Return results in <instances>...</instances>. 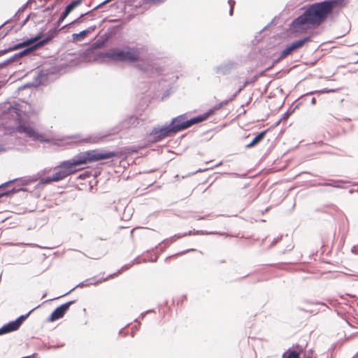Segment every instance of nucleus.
I'll return each instance as SVG.
<instances>
[{
	"instance_id": "2f4dec72",
	"label": "nucleus",
	"mask_w": 358,
	"mask_h": 358,
	"mask_svg": "<svg viewBox=\"0 0 358 358\" xmlns=\"http://www.w3.org/2000/svg\"><path fill=\"white\" fill-rule=\"evenodd\" d=\"M96 28V25H93V26H90L87 29H85L87 34V35L89 34H91L92 32H93Z\"/></svg>"
},
{
	"instance_id": "9b49d317",
	"label": "nucleus",
	"mask_w": 358,
	"mask_h": 358,
	"mask_svg": "<svg viewBox=\"0 0 358 358\" xmlns=\"http://www.w3.org/2000/svg\"><path fill=\"white\" fill-rule=\"evenodd\" d=\"M136 67L148 73V74H154V73H159L161 71V69L159 67H156L154 64L151 63H139L136 65Z\"/></svg>"
},
{
	"instance_id": "a878e982",
	"label": "nucleus",
	"mask_w": 358,
	"mask_h": 358,
	"mask_svg": "<svg viewBox=\"0 0 358 358\" xmlns=\"http://www.w3.org/2000/svg\"><path fill=\"white\" fill-rule=\"evenodd\" d=\"M166 0H144L146 3L159 5L163 3Z\"/></svg>"
},
{
	"instance_id": "c85d7f7f",
	"label": "nucleus",
	"mask_w": 358,
	"mask_h": 358,
	"mask_svg": "<svg viewBox=\"0 0 358 358\" xmlns=\"http://www.w3.org/2000/svg\"><path fill=\"white\" fill-rule=\"evenodd\" d=\"M41 182V183L46 184V183H50L51 182H55V180H52V176H49V177L42 178Z\"/></svg>"
},
{
	"instance_id": "f03ea898",
	"label": "nucleus",
	"mask_w": 358,
	"mask_h": 358,
	"mask_svg": "<svg viewBox=\"0 0 358 358\" xmlns=\"http://www.w3.org/2000/svg\"><path fill=\"white\" fill-rule=\"evenodd\" d=\"M115 156L116 152L103 150H92L80 152L71 159L61 162L59 166L55 169L52 180L57 182L64 179L74 173L77 171L76 167L78 166L110 159Z\"/></svg>"
},
{
	"instance_id": "6ab92c4d",
	"label": "nucleus",
	"mask_w": 358,
	"mask_h": 358,
	"mask_svg": "<svg viewBox=\"0 0 358 358\" xmlns=\"http://www.w3.org/2000/svg\"><path fill=\"white\" fill-rule=\"evenodd\" d=\"M150 135L152 140L156 142L165 138V136L160 132L159 127H154Z\"/></svg>"
},
{
	"instance_id": "0eeeda50",
	"label": "nucleus",
	"mask_w": 358,
	"mask_h": 358,
	"mask_svg": "<svg viewBox=\"0 0 358 358\" xmlns=\"http://www.w3.org/2000/svg\"><path fill=\"white\" fill-rule=\"evenodd\" d=\"M310 41V37L307 36L302 39L296 41L292 42L291 44L288 45L280 53L279 57V59H282L287 57L289 55L292 54L294 51L297 50L298 48H301L306 42Z\"/></svg>"
},
{
	"instance_id": "a211bd4d",
	"label": "nucleus",
	"mask_w": 358,
	"mask_h": 358,
	"mask_svg": "<svg viewBox=\"0 0 358 358\" xmlns=\"http://www.w3.org/2000/svg\"><path fill=\"white\" fill-rule=\"evenodd\" d=\"M31 41H24L23 42H21V43H19L13 46H11V47H9L8 48H6V49H4V50H0V56L1 55H5L6 53L8 52H10V51H13V50H17V49H20L22 48L24 45H25L27 43H28L29 42H31Z\"/></svg>"
},
{
	"instance_id": "09e8293b",
	"label": "nucleus",
	"mask_w": 358,
	"mask_h": 358,
	"mask_svg": "<svg viewBox=\"0 0 358 358\" xmlns=\"http://www.w3.org/2000/svg\"><path fill=\"white\" fill-rule=\"evenodd\" d=\"M103 44V43H99L97 46H101Z\"/></svg>"
},
{
	"instance_id": "9d476101",
	"label": "nucleus",
	"mask_w": 358,
	"mask_h": 358,
	"mask_svg": "<svg viewBox=\"0 0 358 358\" xmlns=\"http://www.w3.org/2000/svg\"><path fill=\"white\" fill-rule=\"evenodd\" d=\"M237 64L231 60L222 62L219 66L214 68V71L218 75H227L236 69Z\"/></svg>"
},
{
	"instance_id": "4468645a",
	"label": "nucleus",
	"mask_w": 358,
	"mask_h": 358,
	"mask_svg": "<svg viewBox=\"0 0 358 358\" xmlns=\"http://www.w3.org/2000/svg\"><path fill=\"white\" fill-rule=\"evenodd\" d=\"M19 329L18 326L15 323V320L4 324L0 328V335L8 334L12 331H15Z\"/></svg>"
},
{
	"instance_id": "7ed1b4c3",
	"label": "nucleus",
	"mask_w": 358,
	"mask_h": 358,
	"mask_svg": "<svg viewBox=\"0 0 358 358\" xmlns=\"http://www.w3.org/2000/svg\"><path fill=\"white\" fill-rule=\"evenodd\" d=\"M141 52V48L136 46L127 45L123 48H111L101 52V56L115 62L134 63L140 61Z\"/></svg>"
},
{
	"instance_id": "49530a36",
	"label": "nucleus",
	"mask_w": 358,
	"mask_h": 358,
	"mask_svg": "<svg viewBox=\"0 0 358 358\" xmlns=\"http://www.w3.org/2000/svg\"><path fill=\"white\" fill-rule=\"evenodd\" d=\"M315 103H316V99H315V98H314V97H313V98L311 99V103H312L313 105H315Z\"/></svg>"
},
{
	"instance_id": "1a4fd4ad",
	"label": "nucleus",
	"mask_w": 358,
	"mask_h": 358,
	"mask_svg": "<svg viewBox=\"0 0 358 358\" xmlns=\"http://www.w3.org/2000/svg\"><path fill=\"white\" fill-rule=\"evenodd\" d=\"M74 301H68L60 306L57 307L50 315L48 319V322H54L62 318L66 312L69 310L71 305L74 303Z\"/></svg>"
},
{
	"instance_id": "bb28decb",
	"label": "nucleus",
	"mask_w": 358,
	"mask_h": 358,
	"mask_svg": "<svg viewBox=\"0 0 358 358\" xmlns=\"http://www.w3.org/2000/svg\"><path fill=\"white\" fill-rule=\"evenodd\" d=\"M68 15L69 14L64 10L57 22V25L59 26Z\"/></svg>"
},
{
	"instance_id": "c756f323",
	"label": "nucleus",
	"mask_w": 358,
	"mask_h": 358,
	"mask_svg": "<svg viewBox=\"0 0 358 358\" xmlns=\"http://www.w3.org/2000/svg\"><path fill=\"white\" fill-rule=\"evenodd\" d=\"M73 138L78 141H86V142L90 141L89 138H81V136L80 135H76V136H73Z\"/></svg>"
},
{
	"instance_id": "423d86ee",
	"label": "nucleus",
	"mask_w": 358,
	"mask_h": 358,
	"mask_svg": "<svg viewBox=\"0 0 358 358\" xmlns=\"http://www.w3.org/2000/svg\"><path fill=\"white\" fill-rule=\"evenodd\" d=\"M17 131L20 133H24L27 136L34 141H38L40 142L49 141L43 134L38 133L33 127L25 123H20L17 127Z\"/></svg>"
},
{
	"instance_id": "79ce46f5",
	"label": "nucleus",
	"mask_w": 358,
	"mask_h": 358,
	"mask_svg": "<svg viewBox=\"0 0 358 358\" xmlns=\"http://www.w3.org/2000/svg\"><path fill=\"white\" fill-rule=\"evenodd\" d=\"M6 151V149L5 148L3 147V145H1L0 144V153L3 152H5Z\"/></svg>"
},
{
	"instance_id": "412c9836",
	"label": "nucleus",
	"mask_w": 358,
	"mask_h": 358,
	"mask_svg": "<svg viewBox=\"0 0 358 358\" xmlns=\"http://www.w3.org/2000/svg\"><path fill=\"white\" fill-rule=\"evenodd\" d=\"M249 83H250L249 81L246 80V81L243 84V85H242V86H241V87L238 89V90H237V91H236V92L233 94V96H231L229 100H227V101H224L222 102V103H220V106H224V105L227 104V103H228L229 101H233L234 99H236V97L237 96V95H238V94H239V93H240V92H241V91H242V90H243V89H244V88H245V87L248 85V84H249Z\"/></svg>"
},
{
	"instance_id": "a19ab883",
	"label": "nucleus",
	"mask_w": 358,
	"mask_h": 358,
	"mask_svg": "<svg viewBox=\"0 0 358 358\" xmlns=\"http://www.w3.org/2000/svg\"><path fill=\"white\" fill-rule=\"evenodd\" d=\"M209 215H205V216H200L197 217L198 220H205L208 217Z\"/></svg>"
},
{
	"instance_id": "58836bf2",
	"label": "nucleus",
	"mask_w": 358,
	"mask_h": 358,
	"mask_svg": "<svg viewBox=\"0 0 358 358\" xmlns=\"http://www.w3.org/2000/svg\"><path fill=\"white\" fill-rule=\"evenodd\" d=\"M289 115H290V113L287 111L285 113H284L283 117H282V119L286 120V119H287L289 117Z\"/></svg>"
},
{
	"instance_id": "2eb2a0df",
	"label": "nucleus",
	"mask_w": 358,
	"mask_h": 358,
	"mask_svg": "<svg viewBox=\"0 0 358 358\" xmlns=\"http://www.w3.org/2000/svg\"><path fill=\"white\" fill-rule=\"evenodd\" d=\"M8 113L14 117L15 119L19 120L22 113L20 105L17 103H15L13 105H10L8 108Z\"/></svg>"
},
{
	"instance_id": "de8ad7c7",
	"label": "nucleus",
	"mask_w": 358,
	"mask_h": 358,
	"mask_svg": "<svg viewBox=\"0 0 358 358\" xmlns=\"http://www.w3.org/2000/svg\"><path fill=\"white\" fill-rule=\"evenodd\" d=\"M22 358H32V357L31 356H26V357H23Z\"/></svg>"
},
{
	"instance_id": "aec40b11",
	"label": "nucleus",
	"mask_w": 358,
	"mask_h": 358,
	"mask_svg": "<svg viewBox=\"0 0 358 358\" xmlns=\"http://www.w3.org/2000/svg\"><path fill=\"white\" fill-rule=\"evenodd\" d=\"M159 129L160 132L165 136V138L168 137V136H171L173 134H175L173 133L172 127L170 124H167V125H164L162 127H159Z\"/></svg>"
},
{
	"instance_id": "ddd939ff",
	"label": "nucleus",
	"mask_w": 358,
	"mask_h": 358,
	"mask_svg": "<svg viewBox=\"0 0 358 358\" xmlns=\"http://www.w3.org/2000/svg\"><path fill=\"white\" fill-rule=\"evenodd\" d=\"M215 234L213 231H202V230H197V231H189L188 232L184 233L182 234H176L171 238V241L173 242L176 241L177 239L184 237L185 236H190V235H208V234Z\"/></svg>"
},
{
	"instance_id": "ea45409f",
	"label": "nucleus",
	"mask_w": 358,
	"mask_h": 358,
	"mask_svg": "<svg viewBox=\"0 0 358 358\" xmlns=\"http://www.w3.org/2000/svg\"><path fill=\"white\" fill-rule=\"evenodd\" d=\"M228 3H229L230 7L232 6L234 8V4H235V1L234 0H229Z\"/></svg>"
},
{
	"instance_id": "7c9ffc66",
	"label": "nucleus",
	"mask_w": 358,
	"mask_h": 358,
	"mask_svg": "<svg viewBox=\"0 0 358 358\" xmlns=\"http://www.w3.org/2000/svg\"><path fill=\"white\" fill-rule=\"evenodd\" d=\"M96 28V25H93V26H90L87 29H85L87 34V35L89 34H91L92 32H93Z\"/></svg>"
},
{
	"instance_id": "c03bdc74",
	"label": "nucleus",
	"mask_w": 358,
	"mask_h": 358,
	"mask_svg": "<svg viewBox=\"0 0 358 358\" xmlns=\"http://www.w3.org/2000/svg\"><path fill=\"white\" fill-rule=\"evenodd\" d=\"M315 303V304H317V305H322V306H326V307H327L326 304H325V303H322V302H315V303Z\"/></svg>"
},
{
	"instance_id": "39448f33",
	"label": "nucleus",
	"mask_w": 358,
	"mask_h": 358,
	"mask_svg": "<svg viewBox=\"0 0 358 358\" xmlns=\"http://www.w3.org/2000/svg\"><path fill=\"white\" fill-rule=\"evenodd\" d=\"M212 113L213 110H210L207 113L194 117L189 120L187 119L186 114H182L173 118L170 124L172 127L173 133L176 134L178 131L190 127L193 124H196L206 120Z\"/></svg>"
},
{
	"instance_id": "f8f14e48",
	"label": "nucleus",
	"mask_w": 358,
	"mask_h": 358,
	"mask_svg": "<svg viewBox=\"0 0 358 358\" xmlns=\"http://www.w3.org/2000/svg\"><path fill=\"white\" fill-rule=\"evenodd\" d=\"M139 124V120L135 116H130L120 124V130L135 127Z\"/></svg>"
},
{
	"instance_id": "20e7f679",
	"label": "nucleus",
	"mask_w": 358,
	"mask_h": 358,
	"mask_svg": "<svg viewBox=\"0 0 358 358\" xmlns=\"http://www.w3.org/2000/svg\"><path fill=\"white\" fill-rule=\"evenodd\" d=\"M52 38V36H47L45 38L41 39V36H37L31 39H28L27 41H32L29 42L25 45H24L22 48H24V49L17 53H15L14 55L10 57V58L6 59L3 62L0 63V69L5 67L10 63L17 62L21 57L29 55L30 52L36 50L38 47H41L48 43Z\"/></svg>"
},
{
	"instance_id": "4be33fe9",
	"label": "nucleus",
	"mask_w": 358,
	"mask_h": 358,
	"mask_svg": "<svg viewBox=\"0 0 358 358\" xmlns=\"http://www.w3.org/2000/svg\"><path fill=\"white\" fill-rule=\"evenodd\" d=\"M83 0H73L69 5H67L64 9V11L69 13L77 6H80L83 3Z\"/></svg>"
},
{
	"instance_id": "5701e85b",
	"label": "nucleus",
	"mask_w": 358,
	"mask_h": 358,
	"mask_svg": "<svg viewBox=\"0 0 358 358\" xmlns=\"http://www.w3.org/2000/svg\"><path fill=\"white\" fill-rule=\"evenodd\" d=\"M87 35V34L86 31L83 30L78 34H73L72 37L74 41H81L85 38Z\"/></svg>"
},
{
	"instance_id": "473e14b6",
	"label": "nucleus",
	"mask_w": 358,
	"mask_h": 358,
	"mask_svg": "<svg viewBox=\"0 0 358 358\" xmlns=\"http://www.w3.org/2000/svg\"><path fill=\"white\" fill-rule=\"evenodd\" d=\"M15 18L13 17H11L10 19H9V20H8L5 21V22H4L1 25H0V29H1L3 27H4L6 24H9V23L12 22H13V21H15Z\"/></svg>"
},
{
	"instance_id": "cd10ccee",
	"label": "nucleus",
	"mask_w": 358,
	"mask_h": 358,
	"mask_svg": "<svg viewBox=\"0 0 358 358\" xmlns=\"http://www.w3.org/2000/svg\"><path fill=\"white\" fill-rule=\"evenodd\" d=\"M340 182V181H332L331 182H326L324 185L326 186H331L334 187H341Z\"/></svg>"
},
{
	"instance_id": "37998d69",
	"label": "nucleus",
	"mask_w": 358,
	"mask_h": 358,
	"mask_svg": "<svg viewBox=\"0 0 358 358\" xmlns=\"http://www.w3.org/2000/svg\"><path fill=\"white\" fill-rule=\"evenodd\" d=\"M29 18V17L27 16V18L25 20H24L22 24V26H24L28 22Z\"/></svg>"
},
{
	"instance_id": "72a5a7b5",
	"label": "nucleus",
	"mask_w": 358,
	"mask_h": 358,
	"mask_svg": "<svg viewBox=\"0 0 358 358\" xmlns=\"http://www.w3.org/2000/svg\"><path fill=\"white\" fill-rule=\"evenodd\" d=\"M331 91V90H328L324 89V90H319V91L311 92H310V94H313L314 93L324 94V93H328V92H329Z\"/></svg>"
},
{
	"instance_id": "b1692460",
	"label": "nucleus",
	"mask_w": 358,
	"mask_h": 358,
	"mask_svg": "<svg viewBox=\"0 0 358 358\" xmlns=\"http://www.w3.org/2000/svg\"><path fill=\"white\" fill-rule=\"evenodd\" d=\"M35 310V308L31 310L26 315H20L19 317H17L15 322V323L17 324V325L18 326V327L20 328V327L21 326V324H22V322L29 317V315L31 314V313H32L34 310Z\"/></svg>"
},
{
	"instance_id": "4c0bfd02",
	"label": "nucleus",
	"mask_w": 358,
	"mask_h": 358,
	"mask_svg": "<svg viewBox=\"0 0 358 358\" xmlns=\"http://www.w3.org/2000/svg\"><path fill=\"white\" fill-rule=\"evenodd\" d=\"M152 311H153V310H147V311H145V312H144V313H141V314L140 317H141V318H143V317H145V315L147 313H150V312H152Z\"/></svg>"
},
{
	"instance_id": "8fccbe9b",
	"label": "nucleus",
	"mask_w": 358,
	"mask_h": 358,
	"mask_svg": "<svg viewBox=\"0 0 358 358\" xmlns=\"http://www.w3.org/2000/svg\"><path fill=\"white\" fill-rule=\"evenodd\" d=\"M17 15H16V14H15V15L13 16V17L16 18V17H17Z\"/></svg>"
},
{
	"instance_id": "f3484780",
	"label": "nucleus",
	"mask_w": 358,
	"mask_h": 358,
	"mask_svg": "<svg viewBox=\"0 0 358 358\" xmlns=\"http://www.w3.org/2000/svg\"><path fill=\"white\" fill-rule=\"evenodd\" d=\"M14 180L6 182L0 185V197L8 195L13 192V189H8V187L13 182Z\"/></svg>"
},
{
	"instance_id": "393cba45",
	"label": "nucleus",
	"mask_w": 358,
	"mask_h": 358,
	"mask_svg": "<svg viewBox=\"0 0 358 358\" xmlns=\"http://www.w3.org/2000/svg\"><path fill=\"white\" fill-rule=\"evenodd\" d=\"M282 358H299V353L294 350L288 351L282 355Z\"/></svg>"
},
{
	"instance_id": "c9c22d12",
	"label": "nucleus",
	"mask_w": 358,
	"mask_h": 358,
	"mask_svg": "<svg viewBox=\"0 0 358 358\" xmlns=\"http://www.w3.org/2000/svg\"><path fill=\"white\" fill-rule=\"evenodd\" d=\"M89 13H90V12H87V13H85V14H81V15H80L78 18H77L76 20H75L74 21H73V22H72V23H79V22H80V19H81L84 15H85L88 14Z\"/></svg>"
},
{
	"instance_id": "f257e3e1",
	"label": "nucleus",
	"mask_w": 358,
	"mask_h": 358,
	"mask_svg": "<svg viewBox=\"0 0 358 358\" xmlns=\"http://www.w3.org/2000/svg\"><path fill=\"white\" fill-rule=\"evenodd\" d=\"M342 0H324L306 6L304 12L294 19L291 28L296 31L309 27H317L323 23L332 13L333 8Z\"/></svg>"
},
{
	"instance_id": "a18cd8bd",
	"label": "nucleus",
	"mask_w": 358,
	"mask_h": 358,
	"mask_svg": "<svg viewBox=\"0 0 358 358\" xmlns=\"http://www.w3.org/2000/svg\"><path fill=\"white\" fill-rule=\"evenodd\" d=\"M233 11H234V8L232 6H231L230 9H229V15H233Z\"/></svg>"
},
{
	"instance_id": "6e6552de",
	"label": "nucleus",
	"mask_w": 358,
	"mask_h": 358,
	"mask_svg": "<svg viewBox=\"0 0 358 358\" xmlns=\"http://www.w3.org/2000/svg\"><path fill=\"white\" fill-rule=\"evenodd\" d=\"M133 264H134V262H132V263H131L129 264L124 265L121 268V269L119 270L117 273H115L113 274L109 275L106 278H103V279H101V280H95V279L94 278H93L87 279L86 280H85V281L79 283L78 285H77L75 287L71 289L70 290V292L74 290L76 287H83L84 286H88V285H96V284H98L99 282H101L103 281L106 280L108 278H113L114 276H116L117 275L121 273L122 271H125V270L128 269L129 268H130Z\"/></svg>"
},
{
	"instance_id": "dca6fc26",
	"label": "nucleus",
	"mask_w": 358,
	"mask_h": 358,
	"mask_svg": "<svg viewBox=\"0 0 358 358\" xmlns=\"http://www.w3.org/2000/svg\"><path fill=\"white\" fill-rule=\"evenodd\" d=\"M266 134V130L262 131L260 133H259L252 140V141L248 144L245 147L247 148H250L252 147H255L256 145H257L260 141H262V139L264 138L265 135Z\"/></svg>"
},
{
	"instance_id": "e433bc0d",
	"label": "nucleus",
	"mask_w": 358,
	"mask_h": 358,
	"mask_svg": "<svg viewBox=\"0 0 358 358\" xmlns=\"http://www.w3.org/2000/svg\"><path fill=\"white\" fill-rule=\"evenodd\" d=\"M351 252L355 255H358V245H355L352 248Z\"/></svg>"
},
{
	"instance_id": "f704fd0d",
	"label": "nucleus",
	"mask_w": 358,
	"mask_h": 358,
	"mask_svg": "<svg viewBox=\"0 0 358 358\" xmlns=\"http://www.w3.org/2000/svg\"><path fill=\"white\" fill-rule=\"evenodd\" d=\"M12 29H13V27H10L6 32H4V31H1L0 33V38H4Z\"/></svg>"
}]
</instances>
